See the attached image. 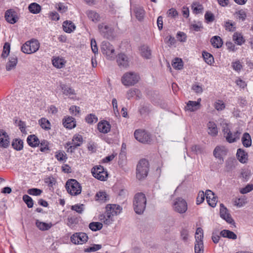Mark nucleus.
<instances>
[{
  "label": "nucleus",
  "mask_w": 253,
  "mask_h": 253,
  "mask_svg": "<svg viewBox=\"0 0 253 253\" xmlns=\"http://www.w3.org/2000/svg\"><path fill=\"white\" fill-rule=\"evenodd\" d=\"M100 33L104 37L109 39L111 36L112 29L104 23H101L98 26Z\"/></svg>",
  "instance_id": "obj_15"
},
{
  "label": "nucleus",
  "mask_w": 253,
  "mask_h": 253,
  "mask_svg": "<svg viewBox=\"0 0 253 253\" xmlns=\"http://www.w3.org/2000/svg\"><path fill=\"white\" fill-rule=\"evenodd\" d=\"M211 42L212 45L215 48H220L223 44L222 39L217 36L213 37L211 40Z\"/></svg>",
  "instance_id": "obj_34"
},
{
  "label": "nucleus",
  "mask_w": 253,
  "mask_h": 253,
  "mask_svg": "<svg viewBox=\"0 0 253 253\" xmlns=\"http://www.w3.org/2000/svg\"><path fill=\"white\" fill-rule=\"evenodd\" d=\"M64 126L69 129H72L76 126L74 119L72 117H69L63 120Z\"/></svg>",
  "instance_id": "obj_30"
},
{
  "label": "nucleus",
  "mask_w": 253,
  "mask_h": 253,
  "mask_svg": "<svg viewBox=\"0 0 253 253\" xmlns=\"http://www.w3.org/2000/svg\"><path fill=\"white\" fill-rule=\"evenodd\" d=\"M91 173L95 178L101 181H105L108 177L107 171L101 166L94 167L91 169Z\"/></svg>",
  "instance_id": "obj_8"
},
{
  "label": "nucleus",
  "mask_w": 253,
  "mask_h": 253,
  "mask_svg": "<svg viewBox=\"0 0 253 253\" xmlns=\"http://www.w3.org/2000/svg\"><path fill=\"white\" fill-rule=\"evenodd\" d=\"M205 195L208 204L212 207H215L216 205L217 200L214 194L211 190H207Z\"/></svg>",
  "instance_id": "obj_14"
},
{
  "label": "nucleus",
  "mask_w": 253,
  "mask_h": 253,
  "mask_svg": "<svg viewBox=\"0 0 253 253\" xmlns=\"http://www.w3.org/2000/svg\"><path fill=\"white\" fill-rule=\"evenodd\" d=\"M89 228L92 231H97L102 228V224L99 222H91L89 225Z\"/></svg>",
  "instance_id": "obj_56"
},
{
  "label": "nucleus",
  "mask_w": 253,
  "mask_h": 253,
  "mask_svg": "<svg viewBox=\"0 0 253 253\" xmlns=\"http://www.w3.org/2000/svg\"><path fill=\"white\" fill-rule=\"evenodd\" d=\"M101 50L103 55L109 60H113L116 57L114 46L108 42H103L101 45Z\"/></svg>",
  "instance_id": "obj_4"
},
{
  "label": "nucleus",
  "mask_w": 253,
  "mask_h": 253,
  "mask_svg": "<svg viewBox=\"0 0 253 253\" xmlns=\"http://www.w3.org/2000/svg\"><path fill=\"white\" fill-rule=\"evenodd\" d=\"M165 42L167 43L169 46H171L175 43V40L174 37L171 36H168L165 39Z\"/></svg>",
  "instance_id": "obj_63"
},
{
  "label": "nucleus",
  "mask_w": 253,
  "mask_h": 253,
  "mask_svg": "<svg viewBox=\"0 0 253 253\" xmlns=\"http://www.w3.org/2000/svg\"><path fill=\"white\" fill-rule=\"evenodd\" d=\"M203 229L200 227L198 228L195 233V242H203Z\"/></svg>",
  "instance_id": "obj_46"
},
{
  "label": "nucleus",
  "mask_w": 253,
  "mask_h": 253,
  "mask_svg": "<svg viewBox=\"0 0 253 253\" xmlns=\"http://www.w3.org/2000/svg\"><path fill=\"white\" fill-rule=\"evenodd\" d=\"M66 188L68 192L74 196L79 195L82 191V187L79 183L74 179H70L66 182Z\"/></svg>",
  "instance_id": "obj_7"
},
{
  "label": "nucleus",
  "mask_w": 253,
  "mask_h": 253,
  "mask_svg": "<svg viewBox=\"0 0 253 253\" xmlns=\"http://www.w3.org/2000/svg\"><path fill=\"white\" fill-rule=\"evenodd\" d=\"M79 146H80V143L79 142H73L72 143L68 142L66 143L65 147L67 148L68 152L72 153Z\"/></svg>",
  "instance_id": "obj_45"
},
{
  "label": "nucleus",
  "mask_w": 253,
  "mask_h": 253,
  "mask_svg": "<svg viewBox=\"0 0 253 253\" xmlns=\"http://www.w3.org/2000/svg\"><path fill=\"white\" fill-rule=\"evenodd\" d=\"M6 20L10 24L15 23L18 20L16 13L12 9L7 10L5 13Z\"/></svg>",
  "instance_id": "obj_17"
},
{
  "label": "nucleus",
  "mask_w": 253,
  "mask_h": 253,
  "mask_svg": "<svg viewBox=\"0 0 253 253\" xmlns=\"http://www.w3.org/2000/svg\"><path fill=\"white\" fill-rule=\"evenodd\" d=\"M172 210L176 212L183 214L186 212L188 209L187 203L181 197L175 198L172 204Z\"/></svg>",
  "instance_id": "obj_3"
},
{
  "label": "nucleus",
  "mask_w": 253,
  "mask_h": 253,
  "mask_svg": "<svg viewBox=\"0 0 253 253\" xmlns=\"http://www.w3.org/2000/svg\"><path fill=\"white\" fill-rule=\"evenodd\" d=\"M233 40L238 45H242L245 42V40L243 38L242 35L238 32H236L233 36Z\"/></svg>",
  "instance_id": "obj_37"
},
{
  "label": "nucleus",
  "mask_w": 253,
  "mask_h": 253,
  "mask_svg": "<svg viewBox=\"0 0 253 253\" xmlns=\"http://www.w3.org/2000/svg\"><path fill=\"white\" fill-rule=\"evenodd\" d=\"M10 45L8 42H5L3 45V51L1 54V57L3 58H6L9 54Z\"/></svg>",
  "instance_id": "obj_51"
},
{
  "label": "nucleus",
  "mask_w": 253,
  "mask_h": 253,
  "mask_svg": "<svg viewBox=\"0 0 253 253\" xmlns=\"http://www.w3.org/2000/svg\"><path fill=\"white\" fill-rule=\"evenodd\" d=\"M146 198L144 194L138 193L133 198V206L135 212L138 214H142L146 208Z\"/></svg>",
  "instance_id": "obj_1"
},
{
  "label": "nucleus",
  "mask_w": 253,
  "mask_h": 253,
  "mask_svg": "<svg viewBox=\"0 0 253 253\" xmlns=\"http://www.w3.org/2000/svg\"><path fill=\"white\" fill-rule=\"evenodd\" d=\"M66 63V60L62 57H53L52 59V63L54 67L58 69L63 68Z\"/></svg>",
  "instance_id": "obj_21"
},
{
  "label": "nucleus",
  "mask_w": 253,
  "mask_h": 253,
  "mask_svg": "<svg viewBox=\"0 0 253 253\" xmlns=\"http://www.w3.org/2000/svg\"><path fill=\"white\" fill-rule=\"evenodd\" d=\"M203 56L205 61L209 65H212L214 62V58L213 56L209 52L204 51L203 52Z\"/></svg>",
  "instance_id": "obj_40"
},
{
  "label": "nucleus",
  "mask_w": 253,
  "mask_h": 253,
  "mask_svg": "<svg viewBox=\"0 0 253 253\" xmlns=\"http://www.w3.org/2000/svg\"><path fill=\"white\" fill-rule=\"evenodd\" d=\"M27 143L31 147H36L40 143L38 138L35 135H31L27 138Z\"/></svg>",
  "instance_id": "obj_32"
},
{
  "label": "nucleus",
  "mask_w": 253,
  "mask_h": 253,
  "mask_svg": "<svg viewBox=\"0 0 253 253\" xmlns=\"http://www.w3.org/2000/svg\"><path fill=\"white\" fill-rule=\"evenodd\" d=\"M122 208L119 205L115 204H108L106 207V212L109 214V218L110 216L113 217L120 213Z\"/></svg>",
  "instance_id": "obj_12"
},
{
  "label": "nucleus",
  "mask_w": 253,
  "mask_h": 253,
  "mask_svg": "<svg viewBox=\"0 0 253 253\" xmlns=\"http://www.w3.org/2000/svg\"><path fill=\"white\" fill-rule=\"evenodd\" d=\"M134 12L135 13V16L138 20L140 21L143 18L145 15V11L142 7H135Z\"/></svg>",
  "instance_id": "obj_42"
},
{
  "label": "nucleus",
  "mask_w": 253,
  "mask_h": 253,
  "mask_svg": "<svg viewBox=\"0 0 253 253\" xmlns=\"http://www.w3.org/2000/svg\"><path fill=\"white\" fill-rule=\"evenodd\" d=\"M236 14L238 18L242 21H244L247 17L246 12L243 9L239 10Z\"/></svg>",
  "instance_id": "obj_64"
},
{
  "label": "nucleus",
  "mask_w": 253,
  "mask_h": 253,
  "mask_svg": "<svg viewBox=\"0 0 253 253\" xmlns=\"http://www.w3.org/2000/svg\"><path fill=\"white\" fill-rule=\"evenodd\" d=\"M208 133L212 136H215L218 134V129L215 123L210 121L207 124Z\"/></svg>",
  "instance_id": "obj_23"
},
{
  "label": "nucleus",
  "mask_w": 253,
  "mask_h": 253,
  "mask_svg": "<svg viewBox=\"0 0 253 253\" xmlns=\"http://www.w3.org/2000/svg\"><path fill=\"white\" fill-rule=\"evenodd\" d=\"M220 215L222 218L226 220L228 223H231L233 220L231 217L228 210L222 204H220Z\"/></svg>",
  "instance_id": "obj_16"
},
{
  "label": "nucleus",
  "mask_w": 253,
  "mask_h": 253,
  "mask_svg": "<svg viewBox=\"0 0 253 253\" xmlns=\"http://www.w3.org/2000/svg\"><path fill=\"white\" fill-rule=\"evenodd\" d=\"M98 121L97 117L93 114H90L85 117V121L89 124L96 123Z\"/></svg>",
  "instance_id": "obj_49"
},
{
  "label": "nucleus",
  "mask_w": 253,
  "mask_h": 253,
  "mask_svg": "<svg viewBox=\"0 0 253 253\" xmlns=\"http://www.w3.org/2000/svg\"><path fill=\"white\" fill-rule=\"evenodd\" d=\"M167 15L169 17L175 18L178 16V13L175 8H171L168 11Z\"/></svg>",
  "instance_id": "obj_60"
},
{
  "label": "nucleus",
  "mask_w": 253,
  "mask_h": 253,
  "mask_svg": "<svg viewBox=\"0 0 253 253\" xmlns=\"http://www.w3.org/2000/svg\"><path fill=\"white\" fill-rule=\"evenodd\" d=\"M228 150L223 146H217L213 150V156L219 159L221 162H223V157H225L227 153Z\"/></svg>",
  "instance_id": "obj_11"
},
{
  "label": "nucleus",
  "mask_w": 253,
  "mask_h": 253,
  "mask_svg": "<svg viewBox=\"0 0 253 253\" xmlns=\"http://www.w3.org/2000/svg\"><path fill=\"white\" fill-rule=\"evenodd\" d=\"M236 156L238 160L242 163H246L248 161V153L242 149L237 150Z\"/></svg>",
  "instance_id": "obj_24"
},
{
  "label": "nucleus",
  "mask_w": 253,
  "mask_h": 253,
  "mask_svg": "<svg viewBox=\"0 0 253 253\" xmlns=\"http://www.w3.org/2000/svg\"><path fill=\"white\" fill-rule=\"evenodd\" d=\"M88 239L87 234L83 232L75 233L71 237V242L75 245L84 244L87 241Z\"/></svg>",
  "instance_id": "obj_9"
},
{
  "label": "nucleus",
  "mask_w": 253,
  "mask_h": 253,
  "mask_svg": "<svg viewBox=\"0 0 253 253\" xmlns=\"http://www.w3.org/2000/svg\"><path fill=\"white\" fill-rule=\"evenodd\" d=\"M149 171V163L145 159L141 160L137 165L136 177L141 180L146 177Z\"/></svg>",
  "instance_id": "obj_5"
},
{
  "label": "nucleus",
  "mask_w": 253,
  "mask_h": 253,
  "mask_svg": "<svg viewBox=\"0 0 253 253\" xmlns=\"http://www.w3.org/2000/svg\"><path fill=\"white\" fill-rule=\"evenodd\" d=\"M242 142L245 147H249L252 145V138L249 133L245 132L243 134L242 137Z\"/></svg>",
  "instance_id": "obj_31"
},
{
  "label": "nucleus",
  "mask_w": 253,
  "mask_h": 253,
  "mask_svg": "<svg viewBox=\"0 0 253 253\" xmlns=\"http://www.w3.org/2000/svg\"><path fill=\"white\" fill-rule=\"evenodd\" d=\"M28 9L30 12L33 14H38L41 10V6L39 4L33 2L29 5Z\"/></svg>",
  "instance_id": "obj_36"
},
{
  "label": "nucleus",
  "mask_w": 253,
  "mask_h": 253,
  "mask_svg": "<svg viewBox=\"0 0 253 253\" xmlns=\"http://www.w3.org/2000/svg\"><path fill=\"white\" fill-rule=\"evenodd\" d=\"M172 66L175 69H181L183 66L182 60L178 58H175L172 63Z\"/></svg>",
  "instance_id": "obj_44"
},
{
  "label": "nucleus",
  "mask_w": 253,
  "mask_h": 253,
  "mask_svg": "<svg viewBox=\"0 0 253 253\" xmlns=\"http://www.w3.org/2000/svg\"><path fill=\"white\" fill-rule=\"evenodd\" d=\"M134 135L135 139L141 143H148L151 141L150 135L145 130H136Z\"/></svg>",
  "instance_id": "obj_10"
},
{
  "label": "nucleus",
  "mask_w": 253,
  "mask_h": 253,
  "mask_svg": "<svg viewBox=\"0 0 253 253\" xmlns=\"http://www.w3.org/2000/svg\"><path fill=\"white\" fill-rule=\"evenodd\" d=\"M139 79V76L137 73L128 72L123 75L121 79V82L125 86H132L138 83Z\"/></svg>",
  "instance_id": "obj_2"
},
{
  "label": "nucleus",
  "mask_w": 253,
  "mask_h": 253,
  "mask_svg": "<svg viewBox=\"0 0 253 253\" xmlns=\"http://www.w3.org/2000/svg\"><path fill=\"white\" fill-rule=\"evenodd\" d=\"M141 55L146 59H150L151 56V50L150 48L146 45H143L139 48Z\"/></svg>",
  "instance_id": "obj_25"
},
{
  "label": "nucleus",
  "mask_w": 253,
  "mask_h": 253,
  "mask_svg": "<svg viewBox=\"0 0 253 253\" xmlns=\"http://www.w3.org/2000/svg\"><path fill=\"white\" fill-rule=\"evenodd\" d=\"M18 62L17 57L15 55H11L8 58V61L6 64V71H9L15 68Z\"/></svg>",
  "instance_id": "obj_19"
},
{
  "label": "nucleus",
  "mask_w": 253,
  "mask_h": 253,
  "mask_svg": "<svg viewBox=\"0 0 253 253\" xmlns=\"http://www.w3.org/2000/svg\"><path fill=\"white\" fill-rule=\"evenodd\" d=\"M37 227L41 230H47L52 226V224L46 223L45 222H41L39 220H37L36 222Z\"/></svg>",
  "instance_id": "obj_35"
},
{
  "label": "nucleus",
  "mask_w": 253,
  "mask_h": 253,
  "mask_svg": "<svg viewBox=\"0 0 253 253\" xmlns=\"http://www.w3.org/2000/svg\"><path fill=\"white\" fill-rule=\"evenodd\" d=\"M55 158L59 161H66L67 159V155L65 152L58 151L56 153Z\"/></svg>",
  "instance_id": "obj_52"
},
{
  "label": "nucleus",
  "mask_w": 253,
  "mask_h": 253,
  "mask_svg": "<svg viewBox=\"0 0 253 253\" xmlns=\"http://www.w3.org/2000/svg\"><path fill=\"white\" fill-rule=\"evenodd\" d=\"M40 43L38 41L32 39L26 42L21 47V50L25 53L31 54L39 50Z\"/></svg>",
  "instance_id": "obj_6"
},
{
  "label": "nucleus",
  "mask_w": 253,
  "mask_h": 253,
  "mask_svg": "<svg viewBox=\"0 0 253 253\" xmlns=\"http://www.w3.org/2000/svg\"><path fill=\"white\" fill-rule=\"evenodd\" d=\"M23 200L29 208H32L33 206V201L32 199L27 195H24L23 196Z\"/></svg>",
  "instance_id": "obj_57"
},
{
  "label": "nucleus",
  "mask_w": 253,
  "mask_h": 253,
  "mask_svg": "<svg viewBox=\"0 0 253 253\" xmlns=\"http://www.w3.org/2000/svg\"><path fill=\"white\" fill-rule=\"evenodd\" d=\"M240 132L238 131H236L234 133H232L231 132H230L229 133L227 134L224 137L226 138L227 141L229 143H233L235 142L237 139H239L240 138Z\"/></svg>",
  "instance_id": "obj_26"
},
{
  "label": "nucleus",
  "mask_w": 253,
  "mask_h": 253,
  "mask_svg": "<svg viewBox=\"0 0 253 253\" xmlns=\"http://www.w3.org/2000/svg\"><path fill=\"white\" fill-rule=\"evenodd\" d=\"M96 200L102 202L106 201L108 198V195L105 192H99L96 195Z\"/></svg>",
  "instance_id": "obj_48"
},
{
  "label": "nucleus",
  "mask_w": 253,
  "mask_h": 253,
  "mask_svg": "<svg viewBox=\"0 0 253 253\" xmlns=\"http://www.w3.org/2000/svg\"><path fill=\"white\" fill-rule=\"evenodd\" d=\"M11 145L15 150L17 151H20L23 149V142L20 139L15 138L13 140Z\"/></svg>",
  "instance_id": "obj_33"
},
{
  "label": "nucleus",
  "mask_w": 253,
  "mask_h": 253,
  "mask_svg": "<svg viewBox=\"0 0 253 253\" xmlns=\"http://www.w3.org/2000/svg\"><path fill=\"white\" fill-rule=\"evenodd\" d=\"M247 203L244 197L237 198L234 201V205L238 207H243Z\"/></svg>",
  "instance_id": "obj_55"
},
{
  "label": "nucleus",
  "mask_w": 253,
  "mask_h": 253,
  "mask_svg": "<svg viewBox=\"0 0 253 253\" xmlns=\"http://www.w3.org/2000/svg\"><path fill=\"white\" fill-rule=\"evenodd\" d=\"M117 62L119 67L126 68L129 66L130 60L127 55L120 53L117 56Z\"/></svg>",
  "instance_id": "obj_13"
},
{
  "label": "nucleus",
  "mask_w": 253,
  "mask_h": 253,
  "mask_svg": "<svg viewBox=\"0 0 253 253\" xmlns=\"http://www.w3.org/2000/svg\"><path fill=\"white\" fill-rule=\"evenodd\" d=\"M205 18L208 22H211L214 20L213 14L210 11H207L205 15Z\"/></svg>",
  "instance_id": "obj_62"
},
{
  "label": "nucleus",
  "mask_w": 253,
  "mask_h": 253,
  "mask_svg": "<svg viewBox=\"0 0 253 253\" xmlns=\"http://www.w3.org/2000/svg\"><path fill=\"white\" fill-rule=\"evenodd\" d=\"M186 110L194 112L199 109V102L189 101L186 107H185Z\"/></svg>",
  "instance_id": "obj_29"
},
{
  "label": "nucleus",
  "mask_w": 253,
  "mask_h": 253,
  "mask_svg": "<svg viewBox=\"0 0 253 253\" xmlns=\"http://www.w3.org/2000/svg\"><path fill=\"white\" fill-rule=\"evenodd\" d=\"M194 250L195 253H204L203 242H195Z\"/></svg>",
  "instance_id": "obj_50"
},
{
  "label": "nucleus",
  "mask_w": 253,
  "mask_h": 253,
  "mask_svg": "<svg viewBox=\"0 0 253 253\" xmlns=\"http://www.w3.org/2000/svg\"><path fill=\"white\" fill-rule=\"evenodd\" d=\"M97 127L100 132L107 133L110 130L111 125L107 121H103L98 124Z\"/></svg>",
  "instance_id": "obj_20"
},
{
  "label": "nucleus",
  "mask_w": 253,
  "mask_h": 253,
  "mask_svg": "<svg viewBox=\"0 0 253 253\" xmlns=\"http://www.w3.org/2000/svg\"><path fill=\"white\" fill-rule=\"evenodd\" d=\"M220 235L224 238L236 239L237 235L232 231L228 230H223L220 232Z\"/></svg>",
  "instance_id": "obj_41"
},
{
  "label": "nucleus",
  "mask_w": 253,
  "mask_h": 253,
  "mask_svg": "<svg viewBox=\"0 0 253 253\" xmlns=\"http://www.w3.org/2000/svg\"><path fill=\"white\" fill-rule=\"evenodd\" d=\"M27 192L31 195L39 196L42 194V190L37 188H31L29 189Z\"/></svg>",
  "instance_id": "obj_58"
},
{
  "label": "nucleus",
  "mask_w": 253,
  "mask_h": 253,
  "mask_svg": "<svg viewBox=\"0 0 253 253\" xmlns=\"http://www.w3.org/2000/svg\"><path fill=\"white\" fill-rule=\"evenodd\" d=\"M63 28L65 32L70 33L75 30L76 26L72 22L66 21L63 23Z\"/></svg>",
  "instance_id": "obj_28"
},
{
  "label": "nucleus",
  "mask_w": 253,
  "mask_h": 253,
  "mask_svg": "<svg viewBox=\"0 0 253 253\" xmlns=\"http://www.w3.org/2000/svg\"><path fill=\"white\" fill-rule=\"evenodd\" d=\"M83 206L84 205L83 204L75 205L72 206L71 209L73 211H75L79 213H82L84 210Z\"/></svg>",
  "instance_id": "obj_61"
},
{
  "label": "nucleus",
  "mask_w": 253,
  "mask_h": 253,
  "mask_svg": "<svg viewBox=\"0 0 253 253\" xmlns=\"http://www.w3.org/2000/svg\"><path fill=\"white\" fill-rule=\"evenodd\" d=\"M10 143L9 138L7 133L3 130H0V147L7 148Z\"/></svg>",
  "instance_id": "obj_18"
},
{
  "label": "nucleus",
  "mask_w": 253,
  "mask_h": 253,
  "mask_svg": "<svg viewBox=\"0 0 253 253\" xmlns=\"http://www.w3.org/2000/svg\"><path fill=\"white\" fill-rule=\"evenodd\" d=\"M102 248V246L99 244H93L91 246L85 248L84 251L85 252H93L100 250Z\"/></svg>",
  "instance_id": "obj_54"
},
{
  "label": "nucleus",
  "mask_w": 253,
  "mask_h": 253,
  "mask_svg": "<svg viewBox=\"0 0 253 253\" xmlns=\"http://www.w3.org/2000/svg\"><path fill=\"white\" fill-rule=\"evenodd\" d=\"M60 87L63 93L66 96H70L76 94L75 91L73 88L66 84H61Z\"/></svg>",
  "instance_id": "obj_27"
},
{
  "label": "nucleus",
  "mask_w": 253,
  "mask_h": 253,
  "mask_svg": "<svg viewBox=\"0 0 253 253\" xmlns=\"http://www.w3.org/2000/svg\"><path fill=\"white\" fill-rule=\"evenodd\" d=\"M214 108L218 111H222L225 108V104L222 100H217L213 103Z\"/></svg>",
  "instance_id": "obj_43"
},
{
  "label": "nucleus",
  "mask_w": 253,
  "mask_h": 253,
  "mask_svg": "<svg viewBox=\"0 0 253 253\" xmlns=\"http://www.w3.org/2000/svg\"><path fill=\"white\" fill-rule=\"evenodd\" d=\"M206 196L205 193L204 191H200L198 194V196L197 197V204L199 205L203 202L205 200V197Z\"/></svg>",
  "instance_id": "obj_59"
},
{
  "label": "nucleus",
  "mask_w": 253,
  "mask_h": 253,
  "mask_svg": "<svg viewBox=\"0 0 253 253\" xmlns=\"http://www.w3.org/2000/svg\"><path fill=\"white\" fill-rule=\"evenodd\" d=\"M39 124L42 128L44 130H48L50 129V123L49 121L44 118H42L39 121Z\"/></svg>",
  "instance_id": "obj_38"
},
{
  "label": "nucleus",
  "mask_w": 253,
  "mask_h": 253,
  "mask_svg": "<svg viewBox=\"0 0 253 253\" xmlns=\"http://www.w3.org/2000/svg\"><path fill=\"white\" fill-rule=\"evenodd\" d=\"M231 66L234 70L239 73L243 68L242 63L239 60H236L231 63Z\"/></svg>",
  "instance_id": "obj_47"
},
{
  "label": "nucleus",
  "mask_w": 253,
  "mask_h": 253,
  "mask_svg": "<svg viewBox=\"0 0 253 253\" xmlns=\"http://www.w3.org/2000/svg\"><path fill=\"white\" fill-rule=\"evenodd\" d=\"M87 17L92 21L97 23L100 20L99 14L95 11L92 10H88L85 12Z\"/></svg>",
  "instance_id": "obj_22"
},
{
  "label": "nucleus",
  "mask_w": 253,
  "mask_h": 253,
  "mask_svg": "<svg viewBox=\"0 0 253 253\" xmlns=\"http://www.w3.org/2000/svg\"><path fill=\"white\" fill-rule=\"evenodd\" d=\"M108 215L109 214H108L107 212L105 211L104 214H102L99 216V218L100 220L103 222L104 224L109 225L112 222L113 219V217L112 216H110L109 219Z\"/></svg>",
  "instance_id": "obj_39"
},
{
  "label": "nucleus",
  "mask_w": 253,
  "mask_h": 253,
  "mask_svg": "<svg viewBox=\"0 0 253 253\" xmlns=\"http://www.w3.org/2000/svg\"><path fill=\"white\" fill-rule=\"evenodd\" d=\"M192 9H193L194 13L199 14L202 12L203 10V7L202 5L195 2L192 4Z\"/></svg>",
  "instance_id": "obj_53"
}]
</instances>
